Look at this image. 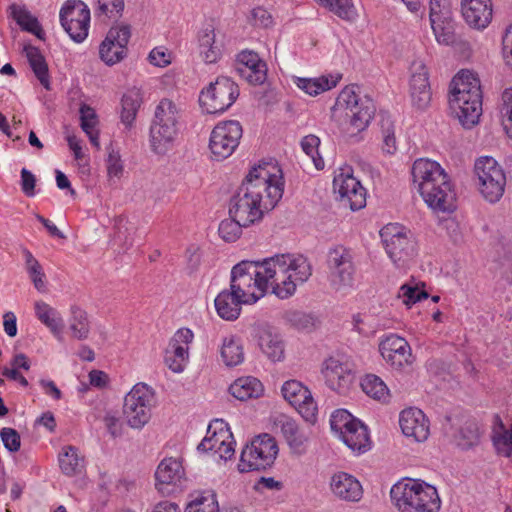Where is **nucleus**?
<instances>
[{
    "label": "nucleus",
    "instance_id": "1",
    "mask_svg": "<svg viewBox=\"0 0 512 512\" xmlns=\"http://www.w3.org/2000/svg\"><path fill=\"white\" fill-rule=\"evenodd\" d=\"M312 275L308 259L300 254H277L259 261L243 260L231 270L230 288L254 304L269 289L279 299L292 297L298 285Z\"/></svg>",
    "mask_w": 512,
    "mask_h": 512
},
{
    "label": "nucleus",
    "instance_id": "2",
    "mask_svg": "<svg viewBox=\"0 0 512 512\" xmlns=\"http://www.w3.org/2000/svg\"><path fill=\"white\" fill-rule=\"evenodd\" d=\"M283 192L281 169L274 163L259 164L250 170L231 197L229 215L244 225H253L276 206Z\"/></svg>",
    "mask_w": 512,
    "mask_h": 512
},
{
    "label": "nucleus",
    "instance_id": "3",
    "mask_svg": "<svg viewBox=\"0 0 512 512\" xmlns=\"http://www.w3.org/2000/svg\"><path fill=\"white\" fill-rule=\"evenodd\" d=\"M482 91L480 80L469 70L457 73L449 86V107L465 128L478 123L482 114Z\"/></svg>",
    "mask_w": 512,
    "mask_h": 512
},
{
    "label": "nucleus",
    "instance_id": "4",
    "mask_svg": "<svg viewBox=\"0 0 512 512\" xmlns=\"http://www.w3.org/2000/svg\"><path fill=\"white\" fill-rule=\"evenodd\" d=\"M390 496L400 512H439L441 508L437 489L421 480L408 479L394 484Z\"/></svg>",
    "mask_w": 512,
    "mask_h": 512
},
{
    "label": "nucleus",
    "instance_id": "5",
    "mask_svg": "<svg viewBox=\"0 0 512 512\" xmlns=\"http://www.w3.org/2000/svg\"><path fill=\"white\" fill-rule=\"evenodd\" d=\"M180 117V110L172 100L164 98L159 102L150 127L153 152L164 155L172 148L179 132Z\"/></svg>",
    "mask_w": 512,
    "mask_h": 512
},
{
    "label": "nucleus",
    "instance_id": "6",
    "mask_svg": "<svg viewBox=\"0 0 512 512\" xmlns=\"http://www.w3.org/2000/svg\"><path fill=\"white\" fill-rule=\"evenodd\" d=\"M357 87L347 86L339 94L336 106L345 110L348 120L347 133L355 136L365 130L375 114L373 100L367 96L360 97Z\"/></svg>",
    "mask_w": 512,
    "mask_h": 512
},
{
    "label": "nucleus",
    "instance_id": "7",
    "mask_svg": "<svg viewBox=\"0 0 512 512\" xmlns=\"http://www.w3.org/2000/svg\"><path fill=\"white\" fill-rule=\"evenodd\" d=\"M476 186L481 196L489 203L498 202L506 187V174L501 165L490 156H483L474 165Z\"/></svg>",
    "mask_w": 512,
    "mask_h": 512
},
{
    "label": "nucleus",
    "instance_id": "8",
    "mask_svg": "<svg viewBox=\"0 0 512 512\" xmlns=\"http://www.w3.org/2000/svg\"><path fill=\"white\" fill-rule=\"evenodd\" d=\"M277 454L278 446L275 439L269 434H261L243 448L238 469L242 473L264 470L274 463Z\"/></svg>",
    "mask_w": 512,
    "mask_h": 512
},
{
    "label": "nucleus",
    "instance_id": "9",
    "mask_svg": "<svg viewBox=\"0 0 512 512\" xmlns=\"http://www.w3.org/2000/svg\"><path fill=\"white\" fill-rule=\"evenodd\" d=\"M154 402V391L147 384H136L124 398L123 414L127 424L134 429L144 427L151 418Z\"/></svg>",
    "mask_w": 512,
    "mask_h": 512
},
{
    "label": "nucleus",
    "instance_id": "10",
    "mask_svg": "<svg viewBox=\"0 0 512 512\" xmlns=\"http://www.w3.org/2000/svg\"><path fill=\"white\" fill-rule=\"evenodd\" d=\"M385 250L398 267L404 266L416 255V242L405 228L388 224L380 230Z\"/></svg>",
    "mask_w": 512,
    "mask_h": 512
},
{
    "label": "nucleus",
    "instance_id": "11",
    "mask_svg": "<svg viewBox=\"0 0 512 512\" xmlns=\"http://www.w3.org/2000/svg\"><path fill=\"white\" fill-rule=\"evenodd\" d=\"M239 96L237 84L228 77H218L215 82L202 90L199 102L202 108L209 114H217L226 111Z\"/></svg>",
    "mask_w": 512,
    "mask_h": 512
},
{
    "label": "nucleus",
    "instance_id": "12",
    "mask_svg": "<svg viewBox=\"0 0 512 512\" xmlns=\"http://www.w3.org/2000/svg\"><path fill=\"white\" fill-rule=\"evenodd\" d=\"M327 267L331 287L336 291H348L354 285L355 266L353 256L344 246L331 248L327 255Z\"/></svg>",
    "mask_w": 512,
    "mask_h": 512
},
{
    "label": "nucleus",
    "instance_id": "13",
    "mask_svg": "<svg viewBox=\"0 0 512 512\" xmlns=\"http://www.w3.org/2000/svg\"><path fill=\"white\" fill-rule=\"evenodd\" d=\"M60 23L70 38L76 42H83L90 27V10L81 0H67L60 9Z\"/></svg>",
    "mask_w": 512,
    "mask_h": 512
},
{
    "label": "nucleus",
    "instance_id": "14",
    "mask_svg": "<svg viewBox=\"0 0 512 512\" xmlns=\"http://www.w3.org/2000/svg\"><path fill=\"white\" fill-rule=\"evenodd\" d=\"M429 20L436 41L442 45H451L456 41L455 27L449 0H430Z\"/></svg>",
    "mask_w": 512,
    "mask_h": 512
},
{
    "label": "nucleus",
    "instance_id": "15",
    "mask_svg": "<svg viewBox=\"0 0 512 512\" xmlns=\"http://www.w3.org/2000/svg\"><path fill=\"white\" fill-rule=\"evenodd\" d=\"M334 192L339 195L342 206L357 211L366 205V190L351 172L350 168L342 169L333 180Z\"/></svg>",
    "mask_w": 512,
    "mask_h": 512
},
{
    "label": "nucleus",
    "instance_id": "16",
    "mask_svg": "<svg viewBox=\"0 0 512 512\" xmlns=\"http://www.w3.org/2000/svg\"><path fill=\"white\" fill-rule=\"evenodd\" d=\"M242 126L238 121L230 120L219 123L211 132L209 147L217 159L229 157L239 145Z\"/></svg>",
    "mask_w": 512,
    "mask_h": 512
},
{
    "label": "nucleus",
    "instance_id": "17",
    "mask_svg": "<svg viewBox=\"0 0 512 512\" xmlns=\"http://www.w3.org/2000/svg\"><path fill=\"white\" fill-rule=\"evenodd\" d=\"M130 36L131 30L129 25L111 27L100 44V59L109 66L120 62L126 56V46Z\"/></svg>",
    "mask_w": 512,
    "mask_h": 512
},
{
    "label": "nucleus",
    "instance_id": "18",
    "mask_svg": "<svg viewBox=\"0 0 512 512\" xmlns=\"http://www.w3.org/2000/svg\"><path fill=\"white\" fill-rule=\"evenodd\" d=\"M384 360L394 369L402 370L413 363L411 347L407 340L396 334L386 335L379 344Z\"/></svg>",
    "mask_w": 512,
    "mask_h": 512
},
{
    "label": "nucleus",
    "instance_id": "19",
    "mask_svg": "<svg viewBox=\"0 0 512 512\" xmlns=\"http://www.w3.org/2000/svg\"><path fill=\"white\" fill-rule=\"evenodd\" d=\"M322 374L326 385L340 394H345L355 380L351 365L334 357L325 360Z\"/></svg>",
    "mask_w": 512,
    "mask_h": 512
},
{
    "label": "nucleus",
    "instance_id": "20",
    "mask_svg": "<svg viewBox=\"0 0 512 512\" xmlns=\"http://www.w3.org/2000/svg\"><path fill=\"white\" fill-rule=\"evenodd\" d=\"M253 338L261 352L272 362L285 358V342L278 330L268 324L254 327Z\"/></svg>",
    "mask_w": 512,
    "mask_h": 512
},
{
    "label": "nucleus",
    "instance_id": "21",
    "mask_svg": "<svg viewBox=\"0 0 512 512\" xmlns=\"http://www.w3.org/2000/svg\"><path fill=\"white\" fill-rule=\"evenodd\" d=\"M274 426L293 454L302 455L306 452L309 436L294 419L286 415H279L274 420Z\"/></svg>",
    "mask_w": 512,
    "mask_h": 512
},
{
    "label": "nucleus",
    "instance_id": "22",
    "mask_svg": "<svg viewBox=\"0 0 512 512\" xmlns=\"http://www.w3.org/2000/svg\"><path fill=\"white\" fill-rule=\"evenodd\" d=\"M411 172L419 192L426 195L433 191L435 183L443 180V175L446 174L439 163L429 159L416 160Z\"/></svg>",
    "mask_w": 512,
    "mask_h": 512
},
{
    "label": "nucleus",
    "instance_id": "23",
    "mask_svg": "<svg viewBox=\"0 0 512 512\" xmlns=\"http://www.w3.org/2000/svg\"><path fill=\"white\" fill-rule=\"evenodd\" d=\"M425 203L435 212H452L455 209L456 193L448 174L443 180L436 182L431 193L420 192Z\"/></svg>",
    "mask_w": 512,
    "mask_h": 512
},
{
    "label": "nucleus",
    "instance_id": "24",
    "mask_svg": "<svg viewBox=\"0 0 512 512\" xmlns=\"http://www.w3.org/2000/svg\"><path fill=\"white\" fill-rule=\"evenodd\" d=\"M402 433L415 442H424L430 434L429 420L418 408L403 410L399 416Z\"/></svg>",
    "mask_w": 512,
    "mask_h": 512
},
{
    "label": "nucleus",
    "instance_id": "25",
    "mask_svg": "<svg viewBox=\"0 0 512 512\" xmlns=\"http://www.w3.org/2000/svg\"><path fill=\"white\" fill-rule=\"evenodd\" d=\"M461 14L469 27L476 30L485 29L492 20V1L461 0Z\"/></svg>",
    "mask_w": 512,
    "mask_h": 512
},
{
    "label": "nucleus",
    "instance_id": "26",
    "mask_svg": "<svg viewBox=\"0 0 512 512\" xmlns=\"http://www.w3.org/2000/svg\"><path fill=\"white\" fill-rule=\"evenodd\" d=\"M238 72L252 85L263 84L267 78V65L253 51H242L237 56Z\"/></svg>",
    "mask_w": 512,
    "mask_h": 512
},
{
    "label": "nucleus",
    "instance_id": "27",
    "mask_svg": "<svg viewBox=\"0 0 512 512\" xmlns=\"http://www.w3.org/2000/svg\"><path fill=\"white\" fill-rule=\"evenodd\" d=\"M330 489L335 497L343 501L358 502L363 496L360 482L346 472H338L331 477Z\"/></svg>",
    "mask_w": 512,
    "mask_h": 512
},
{
    "label": "nucleus",
    "instance_id": "28",
    "mask_svg": "<svg viewBox=\"0 0 512 512\" xmlns=\"http://www.w3.org/2000/svg\"><path fill=\"white\" fill-rule=\"evenodd\" d=\"M412 104L418 109H425L431 101L428 72L423 64L415 65L410 79Z\"/></svg>",
    "mask_w": 512,
    "mask_h": 512
},
{
    "label": "nucleus",
    "instance_id": "29",
    "mask_svg": "<svg viewBox=\"0 0 512 512\" xmlns=\"http://www.w3.org/2000/svg\"><path fill=\"white\" fill-rule=\"evenodd\" d=\"M214 303L218 315L228 321L237 319L242 304H247L246 299L240 297L231 288L221 291L215 298Z\"/></svg>",
    "mask_w": 512,
    "mask_h": 512
},
{
    "label": "nucleus",
    "instance_id": "30",
    "mask_svg": "<svg viewBox=\"0 0 512 512\" xmlns=\"http://www.w3.org/2000/svg\"><path fill=\"white\" fill-rule=\"evenodd\" d=\"M199 55L207 64L216 63L222 56L223 44L213 28H206L198 35Z\"/></svg>",
    "mask_w": 512,
    "mask_h": 512
},
{
    "label": "nucleus",
    "instance_id": "31",
    "mask_svg": "<svg viewBox=\"0 0 512 512\" xmlns=\"http://www.w3.org/2000/svg\"><path fill=\"white\" fill-rule=\"evenodd\" d=\"M34 310L37 319L44 324L58 341H63L64 322L60 313L44 301H36Z\"/></svg>",
    "mask_w": 512,
    "mask_h": 512
},
{
    "label": "nucleus",
    "instance_id": "32",
    "mask_svg": "<svg viewBox=\"0 0 512 512\" xmlns=\"http://www.w3.org/2000/svg\"><path fill=\"white\" fill-rule=\"evenodd\" d=\"M8 14L13 20H15L22 30L32 33L38 39H44L45 33L41 24L25 5L16 3L11 4L8 7Z\"/></svg>",
    "mask_w": 512,
    "mask_h": 512
},
{
    "label": "nucleus",
    "instance_id": "33",
    "mask_svg": "<svg viewBox=\"0 0 512 512\" xmlns=\"http://www.w3.org/2000/svg\"><path fill=\"white\" fill-rule=\"evenodd\" d=\"M348 448L357 453H364L370 449V437L367 427L359 421L348 427L338 436Z\"/></svg>",
    "mask_w": 512,
    "mask_h": 512
},
{
    "label": "nucleus",
    "instance_id": "34",
    "mask_svg": "<svg viewBox=\"0 0 512 512\" xmlns=\"http://www.w3.org/2000/svg\"><path fill=\"white\" fill-rule=\"evenodd\" d=\"M183 475L184 469L180 461L174 458L162 460L155 473L158 489L163 491L164 486L176 484Z\"/></svg>",
    "mask_w": 512,
    "mask_h": 512
},
{
    "label": "nucleus",
    "instance_id": "35",
    "mask_svg": "<svg viewBox=\"0 0 512 512\" xmlns=\"http://www.w3.org/2000/svg\"><path fill=\"white\" fill-rule=\"evenodd\" d=\"M24 53L33 73L39 80L40 84L46 90H50L51 87L48 64L41 51L35 46L25 45Z\"/></svg>",
    "mask_w": 512,
    "mask_h": 512
},
{
    "label": "nucleus",
    "instance_id": "36",
    "mask_svg": "<svg viewBox=\"0 0 512 512\" xmlns=\"http://www.w3.org/2000/svg\"><path fill=\"white\" fill-rule=\"evenodd\" d=\"M263 390L262 383L251 376L238 378L229 387L231 395L240 401L258 398L262 395Z\"/></svg>",
    "mask_w": 512,
    "mask_h": 512
},
{
    "label": "nucleus",
    "instance_id": "37",
    "mask_svg": "<svg viewBox=\"0 0 512 512\" xmlns=\"http://www.w3.org/2000/svg\"><path fill=\"white\" fill-rule=\"evenodd\" d=\"M214 425H219L220 427H215L214 430H212L213 424H210L208 426L207 436L197 446L198 451L214 452L215 450H217V447L221 446V444L224 443V441L232 439V433L230 432L228 427L224 426L223 420H215Z\"/></svg>",
    "mask_w": 512,
    "mask_h": 512
},
{
    "label": "nucleus",
    "instance_id": "38",
    "mask_svg": "<svg viewBox=\"0 0 512 512\" xmlns=\"http://www.w3.org/2000/svg\"><path fill=\"white\" fill-rule=\"evenodd\" d=\"M61 471L67 476H75L84 470V457L79 455V451L74 446H65L58 456Z\"/></svg>",
    "mask_w": 512,
    "mask_h": 512
},
{
    "label": "nucleus",
    "instance_id": "39",
    "mask_svg": "<svg viewBox=\"0 0 512 512\" xmlns=\"http://www.w3.org/2000/svg\"><path fill=\"white\" fill-rule=\"evenodd\" d=\"M221 357L225 365L233 367L244 360V351L240 339L230 336L223 339Z\"/></svg>",
    "mask_w": 512,
    "mask_h": 512
},
{
    "label": "nucleus",
    "instance_id": "40",
    "mask_svg": "<svg viewBox=\"0 0 512 512\" xmlns=\"http://www.w3.org/2000/svg\"><path fill=\"white\" fill-rule=\"evenodd\" d=\"M361 388L369 397L386 402L389 399V389L385 382L375 374H367L361 380Z\"/></svg>",
    "mask_w": 512,
    "mask_h": 512
},
{
    "label": "nucleus",
    "instance_id": "41",
    "mask_svg": "<svg viewBox=\"0 0 512 512\" xmlns=\"http://www.w3.org/2000/svg\"><path fill=\"white\" fill-rule=\"evenodd\" d=\"M337 83L338 79L326 76L319 78H298L296 81L297 87L310 96H317L324 91L330 90L335 87Z\"/></svg>",
    "mask_w": 512,
    "mask_h": 512
},
{
    "label": "nucleus",
    "instance_id": "42",
    "mask_svg": "<svg viewBox=\"0 0 512 512\" xmlns=\"http://www.w3.org/2000/svg\"><path fill=\"white\" fill-rule=\"evenodd\" d=\"M481 431L477 422L466 421L455 436L458 447L462 450H469L480 442Z\"/></svg>",
    "mask_w": 512,
    "mask_h": 512
},
{
    "label": "nucleus",
    "instance_id": "43",
    "mask_svg": "<svg viewBox=\"0 0 512 512\" xmlns=\"http://www.w3.org/2000/svg\"><path fill=\"white\" fill-rule=\"evenodd\" d=\"M69 329L72 337L77 340H85L89 336L90 324L87 313L78 306L71 307Z\"/></svg>",
    "mask_w": 512,
    "mask_h": 512
},
{
    "label": "nucleus",
    "instance_id": "44",
    "mask_svg": "<svg viewBox=\"0 0 512 512\" xmlns=\"http://www.w3.org/2000/svg\"><path fill=\"white\" fill-rule=\"evenodd\" d=\"M121 102V120L126 126H131L141 105L140 93L136 90L129 91L123 95Z\"/></svg>",
    "mask_w": 512,
    "mask_h": 512
},
{
    "label": "nucleus",
    "instance_id": "45",
    "mask_svg": "<svg viewBox=\"0 0 512 512\" xmlns=\"http://www.w3.org/2000/svg\"><path fill=\"white\" fill-rule=\"evenodd\" d=\"M124 0H97L95 15L101 21L117 20L122 16Z\"/></svg>",
    "mask_w": 512,
    "mask_h": 512
},
{
    "label": "nucleus",
    "instance_id": "46",
    "mask_svg": "<svg viewBox=\"0 0 512 512\" xmlns=\"http://www.w3.org/2000/svg\"><path fill=\"white\" fill-rule=\"evenodd\" d=\"M424 287V283H415L411 281L409 283H405L400 287L398 297L402 299L403 304L407 307H411L413 304L428 298V293L421 289Z\"/></svg>",
    "mask_w": 512,
    "mask_h": 512
},
{
    "label": "nucleus",
    "instance_id": "47",
    "mask_svg": "<svg viewBox=\"0 0 512 512\" xmlns=\"http://www.w3.org/2000/svg\"><path fill=\"white\" fill-rule=\"evenodd\" d=\"M283 397L291 404H299L303 399H307L311 395L310 391L304 387L299 381H286L281 389Z\"/></svg>",
    "mask_w": 512,
    "mask_h": 512
},
{
    "label": "nucleus",
    "instance_id": "48",
    "mask_svg": "<svg viewBox=\"0 0 512 512\" xmlns=\"http://www.w3.org/2000/svg\"><path fill=\"white\" fill-rule=\"evenodd\" d=\"M324 8L346 21H353L357 16V11L352 0L326 1Z\"/></svg>",
    "mask_w": 512,
    "mask_h": 512
},
{
    "label": "nucleus",
    "instance_id": "49",
    "mask_svg": "<svg viewBox=\"0 0 512 512\" xmlns=\"http://www.w3.org/2000/svg\"><path fill=\"white\" fill-rule=\"evenodd\" d=\"M248 226L242 224L239 219L230 216L229 219H224L220 222L218 232L224 241L234 242L240 237L242 228Z\"/></svg>",
    "mask_w": 512,
    "mask_h": 512
},
{
    "label": "nucleus",
    "instance_id": "50",
    "mask_svg": "<svg viewBox=\"0 0 512 512\" xmlns=\"http://www.w3.org/2000/svg\"><path fill=\"white\" fill-rule=\"evenodd\" d=\"M502 125L510 138H512V87L506 88L501 94L499 105Z\"/></svg>",
    "mask_w": 512,
    "mask_h": 512
},
{
    "label": "nucleus",
    "instance_id": "51",
    "mask_svg": "<svg viewBox=\"0 0 512 512\" xmlns=\"http://www.w3.org/2000/svg\"><path fill=\"white\" fill-rule=\"evenodd\" d=\"M360 420L353 417L347 410L338 409L335 410L330 418V427L331 430L339 436L343 433L348 427L358 423Z\"/></svg>",
    "mask_w": 512,
    "mask_h": 512
},
{
    "label": "nucleus",
    "instance_id": "52",
    "mask_svg": "<svg viewBox=\"0 0 512 512\" xmlns=\"http://www.w3.org/2000/svg\"><path fill=\"white\" fill-rule=\"evenodd\" d=\"M217 500L213 492H207L192 500L185 509V512H216Z\"/></svg>",
    "mask_w": 512,
    "mask_h": 512
},
{
    "label": "nucleus",
    "instance_id": "53",
    "mask_svg": "<svg viewBox=\"0 0 512 512\" xmlns=\"http://www.w3.org/2000/svg\"><path fill=\"white\" fill-rule=\"evenodd\" d=\"M320 145V139L315 135H307L301 140V147L303 151L311 157L315 167L319 170L324 167V161L319 156L318 147Z\"/></svg>",
    "mask_w": 512,
    "mask_h": 512
},
{
    "label": "nucleus",
    "instance_id": "54",
    "mask_svg": "<svg viewBox=\"0 0 512 512\" xmlns=\"http://www.w3.org/2000/svg\"><path fill=\"white\" fill-rule=\"evenodd\" d=\"M107 165V175L109 180H113L114 178L119 179L123 174V164L121 161V157L118 151L111 149L108 153V157L106 160Z\"/></svg>",
    "mask_w": 512,
    "mask_h": 512
},
{
    "label": "nucleus",
    "instance_id": "55",
    "mask_svg": "<svg viewBox=\"0 0 512 512\" xmlns=\"http://www.w3.org/2000/svg\"><path fill=\"white\" fill-rule=\"evenodd\" d=\"M0 437L4 444V447L9 452L19 451L21 447V438L19 433L15 429L9 427L2 428L0 431Z\"/></svg>",
    "mask_w": 512,
    "mask_h": 512
},
{
    "label": "nucleus",
    "instance_id": "56",
    "mask_svg": "<svg viewBox=\"0 0 512 512\" xmlns=\"http://www.w3.org/2000/svg\"><path fill=\"white\" fill-rule=\"evenodd\" d=\"M303 417V419L309 423H314L317 417V406L314 402L312 395H309L307 399H303L299 404L293 405Z\"/></svg>",
    "mask_w": 512,
    "mask_h": 512
},
{
    "label": "nucleus",
    "instance_id": "57",
    "mask_svg": "<svg viewBox=\"0 0 512 512\" xmlns=\"http://www.w3.org/2000/svg\"><path fill=\"white\" fill-rule=\"evenodd\" d=\"M34 287L39 292H46L45 273L43 272L42 266L39 264L26 269Z\"/></svg>",
    "mask_w": 512,
    "mask_h": 512
},
{
    "label": "nucleus",
    "instance_id": "58",
    "mask_svg": "<svg viewBox=\"0 0 512 512\" xmlns=\"http://www.w3.org/2000/svg\"><path fill=\"white\" fill-rule=\"evenodd\" d=\"M150 63L157 67H166L171 63V56L168 51L162 47L154 48L148 56Z\"/></svg>",
    "mask_w": 512,
    "mask_h": 512
},
{
    "label": "nucleus",
    "instance_id": "59",
    "mask_svg": "<svg viewBox=\"0 0 512 512\" xmlns=\"http://www.w3.org/2000/svg\"><path fill=\"white\" fill-rule=\"evenodd\" d=\"M35 184H36V178L35 176L26 168H23L21 170V189L23 193L28 196L32 197L35 194Z\"/></svg>",
    "mask_w": 512,
    "mask_h": 512
},
{
    "label": "nucleus",
    "instance_id": "60",
    "mask_svg": "<svg viewBox=\"0 0 512 512\" xmlns=\"http://www.w3.org/2000/svg\"><path fill=\"white\" fill-rule=\"evenodd\" d=\"M502 53L506 65L512 69V24L506 29L503 36Z\"/></svg>",
    "mask_w": 512,
    "mask_h": 512
},
{
    "label": "nucleus",
    "instance_id": "61",
    "mask_svg": "<svg viewBox=\"0 0 512 512\" xmlns=\"http://www.w3.org/2000/svg\"><path fill=\"white\" fill-rule=\"evenodd\" d=\"M254 24L261 27H268L272 24L271 14L263 7H256L251 11Z\"/></svg>",
    "mask_w": 512,
    "mask_h": 512
},
{
    "label": "nucleus",
    "instance_id": "62",
    "mask_svg": "<svg viewBox=\"0 0 512 512\" xmlns=\"http://www.w3.org/2000/svg\"><path fill=\"white\" fill-rule=\"evenodd\" d=\"M128 227L123 225V220H120L117 224V231L115 235V240L119 243H123L125 249H129L133 245V240L130 237V233Z\"/></svg>",
    "mask_w": 512,
    "mask_h": 512
},
{
    "label": "nucleus",
    "instance_id": "63",
    "mask_svg": "<svg viewBox=\"0 0 512 512\" xmlns=\"http://www.w3.org/2000/svg\"><path fill=\"white\" fill-rule=\"evenodd\" d=\"M235 441L234 438L228 439L227 441H224V443L221 444V446L217 447V450L214 451L215 454L219 456L222 460H228L231 459L234 456L235 453Z\"/></svg>",
    "mask_w": 512,
    "mask_h": 512
},
{
    "label": "nucleus",
    "instance_id": "64",
    "mask_svg": "<svg viewBox=\"0 0 512 512\" xmlns=\"http://www.w3.org/2000/svg\"><path fill=\"white\" fill-rule=\"evenodd\" d=\"M383 151L393 154L396 151V139L391 124L384 130Z\"/></svg>",
    "mask_w": 512,
    "mask_h": 512
}]
</instances>
